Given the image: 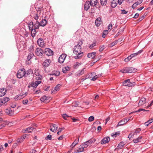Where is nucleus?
<instances>
[{"label":"nucleus","instance_id":"obj_1","mask_svg":"<svg viewBox=\"0 0 153 153\" xmlns=\"http://www.w3.org/2000/svg\"><path fill=\"white\" fill-rule=\"evenodd\" d=\"M81 47L80 45H76L75 46L73 52L76 55L74 56L75 59H79L83 55V52H81Z\"/></svg>","mask_w":153,"mask_h":153},{"label":"nucleus","instance_id":"obj_2","mask_svg":"<svg viewBox=\"0 0 153 153\" xmlns=\"http://www.w3.org/2000/svg\"><path fill=\"white\" fill-rule=\"evenodd\" d=\"M36 12H35L32 16L35 20H37L39 17L43 16L44 11L42 8H38L36 9Z\"/></svg>","mask_w":153,"mask_h":153},{"label":"nucleus","instance_id":"obj_3","mask_svg":"<svg viewBox=\"0 0 153 153\" xmlns=\"http://www.w3.org/2000/svg\"><path fill=\"white\" fill-rule=\"evenodd\" d=\"M33 22H30L28 24V26L30 30L31 31V36L32 37H34L36 33V29L33 28Z\"/></svg>","mask_w":153,"mask_h":153},{"label":"nucleus","instance_id":"obj_4","mask_svg":"<svg viewBox=\"0 0 153 153\" xmlns=\"http://www.w3.org/2000/svg\"><path fill=\"white\" fill-rule=\"evenodd\" d=\"M17 76L19 78H21L24 76H25V69H20L17 74Z\"/></svg>","mask_w":153,"mask_h":153},{"label":"nucleus","instance_id":"obj_5","mask_svg":"<svg viewBox=\"0 0 153 153\" xmlns=\"http://www.w3.org/2000/svg\"><path fill=\"white\" fill-rule=\"evenodd\" d=\"M96 139L95 138L92 139L88 140L87 141L85 142L83 144L84 146V147H85V148H87L91 144L94 143Z\"/></svg>","mask_w":153,"mask_h":153},{"label":"nucleus","instance_id":"obj_6","mask_svg":"<svg viewBox=\"0 0 153 153\" xmlns=\"http://www.w3.org/2000/svg\"><path fill=\"white\" fill-rule=\"evenodd\" d=\"M137 69L132 67H127L125 68V72L130 73L137 72Z\"/></svg>","mask_w":153,"mask_h":153},{"label":"nucleus","instance_id":"obj_7","mask_svg":"<svg viewBox=\"0 0 153 153\" xmlns=\"http://www.w3.org/2000/svg\"><path fill=\"white\" fill-rule=\"evenodd\" d=\"M44 52L42 49L39 48H36V51L35 53L36 54L39 56H42Z\"/></svg>","mask_w":153,"mask_h":153},{"label":"nucleus","instance_id":"obj_8","mask_svg":"<svg viewBox=\"0 0 153 153\" xmlns=\"http://www.w3.org/2000/svg\"><path fill=\"white\" fill-rule=\"evenodd\" d=\"M66 57V55L65 54H63L60 55L58 59V62L60 63H63Z\"/></svg>","mask_w":153,"mask_h":153},{"label":"nucleus","instance_id":"obj_9","mask_svg":"<svg viewBox=\"0 0 153 153\" xmlns=\"http://www.w3.org/2000/svg\"><path fill=\"white\" fill-rule=\"evenodd\" d=\"M135 85L134 82H131L130 79H128L125 80V86L131 87Z\"/></svg>","mask_w":153,"mask_h":153},{"label":"nucleus","instance_id":"obj_10","mask_svg":"<svg viewBox=\"0 0 153 153\" xmlns=\"http://www.w3.org/2000/svg\"><path fill=\"white\" fill-rule=\"evenodd\" d=\"M44 53L46 55L50 56L53 55V51L49 48H46L45 50Z\"/></svg>","mask_w":153,"mask_h":153},{"label":"nucleus","instance_id":"obj_11","mask_svg":"<svg viewBox=\"0 0 153 153\" xmlns=\"http://www.w3.org/2000/svg\"><path fill=\"white\" fill-rule=\"evenodd\" d=\"M51 62V61L50 59H47L44 61L42 64V65L45 68L48 67L50 64Z\"/></svg>","mask_w":153,"mask_h":153},{"label":"nucleus","instance_id":"obj_12","mask_svg":"<svg viewBox=\"0 0 153 153\" xmlns=\"http://www.w3.org/2000/svg\"><path fill=\"white\" fill-rule=\"evenodd\" d=\"M110 139L108 137L104 138L101 141V144H103L108 143L110 141Z\"/></svg>","mask_w":153,"mask_h":153},{"label":"nucleus","instance_id":"obj_13","mask_svg":"<svg viewBox=\"0 0 153 153\" xmlns=\"http://www.w3.org/2000/svg\"><path fill=\"white\" fill-rule=\"evenodd\" d=\"M83 144L80 145L79 148L75 151V152L79 153L83 152L84 151V148H85Z\"/></svg>","mask_w":153,"mask_h":153},{"label":"nucleus","instance_id":"obj_14","mask_svg":"<svg viewBox=\"0 0 153 153\" xmlns=\"http://www.w3.org/2000/svg\"><path fill=\"white\" fill-rule=\"evenodd\" d=\"M25 131H24L25 133H30L32 131H36V129L35 128H33L32 127H29L27 128L26 129L24 130Z\"/></svg>","mask_w":153,"mask_h":153},{"label":"nucleus","instance_id":"obj_15","mask_svg":"<svg viewBox=\"0 0 153 153\" xmlns=\"http://www.w3.org/2000/svg\"><path fill=\"white\" fill-rule=\"evenodd\" d=\"M50 130L54 132H56V131L58 128V126L55 124H52L50 126Z\"/></svg>","mask_w":153,"mask_h":153},{"label":"nucleus","instance_id":"obj_16","mask_svg":"<svg viewBox=\"0 0 153 153\" xmlns=\"http://www.w3.org/2000/svg\"><path fill=\"white\" fill-rule=\"evenodd\" d=\"M37 42L39 45L40 47H42L44 46V42L42 38H39L38 39Z\"/></svg>","mask_w":153,"mask_h":153},{"label":"nucleus","instance_id":"obj_17","mask_svg":"<svg viewBox=\"0 0 153 153\" xmlns=\"http://www.w3.org/2000/svg\"><path fill=\"white\" fill-rule=\"evenodd\" d=\"M27 92H26V93L23 94L22 95H19L16 96V97H15V99H16V100H20L25 97L27 95Z\"/></svg>","mask_w":153,"mask_h":153},{"label":"nucleus","instance_id":"obj_18","mask_svg":"<svg viewBox=\"0 0 153 153\" xmlns=\"http://www.w3.org/2000/svg\"><path fill=\"white\" fill-rule=\"evenodd\" d=\"M102 23V20L100 17L97 18L95 22L96 25L97 26H99Z\"/></svg>","mask_w":153,"mask_h":153},{"label":"nucleus","instance_id":"obj_19","mask_svg":"<svg viewBox=\"0 0 153 153\" xmlns=\"http://www.w3.org/2000/svg\"><path fill=\"white\" fill-rule=\"evenodd\" d=\"M41 81H36L34 82H32L31 85L32 87L34 88H36L37 87V86L40 83H41Z\"/></svg>","mask_w":153,"mask_h":153},{"label":"nucleus","instance_id":"obj_20","mask_svg":"<svg viewBox=\"0 0 153 153\" xmlns=\"http://www.w3.org/2000/svg\"><path fill=\"white\" fill-rule=\"evenodd\" d=\"M146 100L145 98L143 97L141 98L138 103V105L141 106L146 102Z\"/></svg>","mask_w":153,"mask_h":153},{"label":"nucleus","instance_id":"obj_21","mask_svg":"<svg viewBox=\"0 0 153 153\" xmlns=\"http://www.w3.org/2000/svg\"><path fill=\"white\" fill-rule=\"evenodd\" d=\"M5 113L8 115L10 116L13 115L14 114V111H12L10 109H7L5 111Z\"/></svg>","mask_w":153,"mask_h":153},{"label":"nucleus","instance_id":"obj_22","mask_svg":"<svg viewBox=\"0 0 153 153\" xmlns=\"http://www.w3.org/2000/svg\"><path fill=\"white\" fill-rule=\"evenodd\" d=\"M6 92V90L5 88H2L0 89V97H2L4 95Z\"/></svg>","mask_w":153,"mask_h":153},{"label":"nucleus","instance_id":"obj_23","mask_svg":"<svg viewBox=\"0 0 153 153\" xmlns=\"http://www.w3.org/2000/svg\"><path fill=\"white\" fill-rule=\"evenodd\" d=\"M90 5V1H86L84 5L85 10H87L89 8Z\"/></svg>","mask_w":153,"mask_h":153},{"label":"nucleus","instance_id":"obj_24","mask_svg":"<svg viewBox=\"0 0 153 153\" xmlns=\"http://www.w3.org/2000/svg\"><path fill=\"white\" fill-rule=\"evenodd\" d=\"M47 23V21L45 19H42L40 22H39L40 24V26H45Z\"/></svg>","mask_w":153,"mask_h":153},{"label":"nucleus","instance_id":"obj_25","mask_svg":"<svg viewBox=\"0 0 153 153\" xmlns=\"http://www.w3.org/2000/svg\"><path fill=\"white\" fill-rule=\"evenodd\" d=\"M96 53L93 52L91 53H89L88 54V58H91L92 59H94Z\"/></svg>","mask_w":153,"mask_h":153},{"label":"nucleus","instance_id":"obj_26","mask_svg":"<svg viewBox=\"0 0 153 153\" xmlns=\"http://www.w3.org/2000/svg\"><path fill=\"white\" fill-rule=\"evenodd\" d=\"M90 5L92 6H94L96 5L97 3V0H91L90 1Z\"/></svg>","mask_w":153,"mask_h":153},{"label":"nucleus","instance_id":"obj_27","mask_svg":"<svg viewBox=\"0 0 153 153\" xmlns=\"http://www.w3.org/2000/svg\"><path fill=\"white\" fill-rule=\"evenodd\" d=\"M33 28L36 29H38L39 28V26H40V24L39 23V22H38L37 20L36 23H35L34 24L33 22Z\"/></svg>","mask_w":153,"mask_h":153},{"label":"nucleus","instance_id":"obj_28","mask_svg":"<svg viewBox=\"0 0 153 153\" xmlns=\"http://www.w3.org/2000/svg\"><path fill=\"white\" fill-rule=\"evenodd\" d=\"M117 0H113L111 3V6L113 8L115 7L117 5Z\"/></svg>","mask_w":153,"mask_h":153},{"label":"nucleus","instance_id":"obj_29","mask_svg":"<svg viewBox=\"0 0 153 153\" xmlns=\"http://www.w3.org/2000/svg\"><path fill=\"white\" fill-rule=\"evenodd\" d=\"M86 70L85 68H84L81 70L79 71L77 73V75L80 76L83 74L84 73V72L86 71Z\"/></svg>","mask_w":153,"mask_h":153},{"label":"nucleus","instance_id":"obj_30","mask_svg":"<svg viewBox=\"0 0 153 153\" xmlns=\"http://www.w3.org/2000/svg\"><path fill=\"white\" fill-rule=\"evenodd\" d=\"M102 75V74H99L97 75H95L91 79V80L92 81H95L97 79V78L99 77L100 76H101Z\"/></svg>","mask_w":153,"mask_h":153},{"label":"nucleus","instance_id":"obj_31","mask_svg":"<svg viewBox=\"0 0 153 153\" xmlns=\"http://www.w3.org/2000/svg\"><path fill=\"white\" fill-rule=\"evenodd\" d=\"M32 73V71L31 69L27 70L26 71H25V77L27 76L28 75Z\"/></svg>","mask_w":153,"mask_h":153},{"label":"nucleus","instance_id":"obj_32","mask_svg":"<svg viewBox=\"0 0 153 153\" xmlns=\"http://www.w3.org/2000/svg\"><path fill=\"white\" fill-rule=\"evenodd\" d=\"M32 73L33 74L34 76L35 75L36 76H37L40 75L39 70L37 69L34 70L33 72L32 71Z\"/></svg>","mask_w":153,"mask_h":153},{"label":"nucleus","instance_id":"obj_33","mask_svg":"<svg viewBox=\"0 0 153 153\" xmlns=\"http://www.w3.org/2000/svg\"><path fill=\"white\" fill-rule=\"evenodd\" d=\"M108 0H100V3L103 6H105L107 4Z\"/></svg>","mask_w":153,"mask_h":153},{"label":"nucleus","instance_id":"obj_34","mask_svg":"<svg viewBox=\"0 0 153 153\" xmlns=\"http://www.w3.org/2000/svg\"><path fill=\"white\" fill-rule=\"evenodd\" d=\"M48 100V97L46 96H44L40 98V100L42 102H46L47 100Z\"/></svg>","mask_w":153,"mask_h":153},{"label":"nucleus","instance_id":"obj_35","mask_svg":"<svg viewBox=\"0 0 153 153\" xmlns=\"http://www.w3.org/2000/svg\"><path fill=\"white\" fill-rule=\"evenodd\" d=\"M124 124V120L123 119L120 120L118 123L117 126V127L122 126Z\"/></svg>","mask_w":153,"mask_h":153},{"label":"nucleus","instance_id":"obj_36","mask_svg":"<svg viewBox=\"0 0 153 153\" xmlns=\"http://www.w3.org/2000/svg\"><path fill=\"white\" fill-rule=\"evenodd\" d=\"M34 56V54L33 53H30L27 56V59L28 61L30 60Z\"/></svg>","mask_w":153,"mask_h":153},{"label":"nucleus","instance_id":"obj_37","mask_svg":"<svg viewBox=\"0 0 153 153\" xmlns=\"http://www.w3.org/2000/svg\"><path fill=\"white\" fill-rule=\"evenodd\" d=\"M108 31L107 30H105L103 31L102 34V37L103 38H105L106 35L108 34Z\"/></svg>","mask_w":153,"mask_h":153},{"label":"nucleus","instance_id":"obj_38","mask_svg":"<svg viewBox=\"0 0 153 153\" xmlns=\"http://www.w3.org/2000/svg\"><path fill=\"white\" fill-rule=\"evenodd\" d=\"M36 76V77L35 78V79L37 81H40V80H41L42 78V76L41 75Z\"/></svg>","mask_w":153,"mask_h":153},{"label":"nucleus","instance_id":"obj_39","mask_svg":"<svg viewBox=\"0 0 153 153\" xmlns=\"http://www.w3.org/2000/svg\"><path fill=\"white\" fill-rule=\"evenodd\" d=\"M124 145V143L121 142L117 146L118 148L121 149H122Z\"/></svg>","mask_w":153,"mask_h":153},{"label":"nucleus","instance_id":"obj_40","mask_svg":"<svg viewBox=\"0 0 153 153\" xmlns=\"http://www.w3.org/2000/svg\"><path fill=\"white\" fill-rule=\"evenodd\" d=\"M69 69V68L68 67H66L63 68L62 69V71L64 73H66L67 71H68Z\"/></svg>","mask_w":153,"mask_h":153},{"label":"nucleus","instance_id":"obj_41","mask_svg":"<svg viewBox=\"0 0 153 153\" xmlns=\"http://www.w3.org/2000/svg\"><path fill=\"white\" fill-rule=\"evenodd\" d=\"M120 134L119 132H116L114 133H112L111 136L113 137H116L117 136L119 135Z\"/></svg>","mask_w":153,"mask_h":153},{"label":"nucleus","instance_id":"obj_42","mask_svg":"<svg viewBox=\"0 0 153 153\" xmlns=\"http://www.w3.org/2000/svg\"><path fill=\"white\" fill-rule=\"evenodd\" d=\"M1 99L3 101V102L5 104V103L9 100V98L8 97L4 98L3 99Z\"/></svg>","mask_w":153,"mask_h":153},{"label":"nucleus","instance_id":"obj_43","mask_svg":"<svg viewBox=\"0 0 153 153\" xmlns=\"http://www.w3.org/2000/svg\"><path fill=\"white\" fill-rule=\"evenodd\" d=\"M118 41L117 40H115L113 42H112L110 44V46L111 47H112L116 45Z\"/></svg>","mask_w":153,"mask_h":153},{"label":"nucleus","instance_id":"obj_44","mask_svg":"<svg viewBox=\"0 0 153 153\" xmlns=\"http://www.w3.org/2000/svg\"><path fill=\"white\" fill-rule=\"evenodd\" d=\"M61 85L60 84H58L54 88V90L55 91H58L60 89V87L61 86Z\"/></svg>","mask_w":153,"mask_h":153},{"label":"nucleus","instance_id":"obj_45","mask_svg":"<svg viewBox=\"0 0 153 153\" xmlns=\"http://www.w3.org/2000/svg\"><path fill=\"white\" fill-rule=\"evenodd\" d=\"M141 130V129H140V128H139L136 129L135 130V131L134 132L133 135H136L137 133H139Z\"/></svg>","mask_w":153,"mask_h":153},{"label":"nucleus","instance_id":"obj_46","mask_svg":"<svg viewBox=\"0 0 153 153\" xmlns=\"http://www.w3.org/2000/svg\"><path fill=\"white\" fill-rule=\"evenodd\" d=\"M132 57L131 56V55L130 56L128 57L127 58H125V62H128L132 58Z\"/></svg>","mask_w":153,"mask_h":153},{"label":"nucleus","instance_id":"obj_47","mask_svg":"<svg viewBox=\"0 0 153 153\" xmlns=\"http://www.w3.org/2000/svg\"><path fill=\"white\" fill-rule=\"evenodd\" d=\"M94 120V117L92 116H90L88 118V121L89 122H92Z\"/></svg>","mask_w":153,"mask_h":153},{"label":"nucleus","instance_id":"obj_48","mask_svg":"<svg viewBox=\"0 0 153 153\" xmlns=\"http://www.w3.org/2000/svg\"><path fill=\"white\" fill-rule=\"evenodd\" d=\"M23 141L22 138L21 137L20 138H18L17 140V142L18 143H21Z\"/></svg>","mask_w":153,"mask_h":153},{"label":"nucleus","instance_id":"obj_49","mask_svg":"<svg viewBox=\"0 0 153 153\" xmlns=\"http://www.w3.org/2000/svg\"><path fill=\"white\" fill-rule=\"evenodd\" d=\"M79 102H74L73 103V106L75 107H77L79 105Z\"/></svg>","mask_w":153,"mask_h":153},{"label":"nucleus","instance_id":"obj_50","mask_svg":"<svg viewBox=\"0 0 153 153\" xmlns=\"http://www.w3.org/2000/svg\"><path fill=\"white\" fill-rule=\"evenodd\" d=\"M62 117L64 118V119L65 120H67V118L68 117H69V116H68L66 114H63L62 115Z\"/></svg>","mask_w":153,"mask_h":153},{"label":"nucleus","instance_id":"obj_51","mask_svg":"<svg viewBox=\"0 0 153 153\" xmlns=\"http://www.w3.org/2000/svg\"><path fill=\"white\" fill-rule=\"evenodd\" d=\"M112 24H110L108 26V30H111L112 29Z\"/></svg>","mask_w":153,"mask_h":153},{"label":"nucleus","instance_id":"obj_52","mask_svg":"<svg viewBox=\"0 0 153 153\" xmlns=\"http://www.w3.org/2000/svg\"><path fill=\"white\" fill-rule=\"evenodd\" d=\"M140 141L139 140L138 137L136 139H134L133 140V142L134 143H137V142H139Z\"/></svg>","mask_w":153,"mask_h":153},{"label":"nucleus","instance_id":"obj_53","mask_svg":"<svg viewBox=\"0 0 153 153\" xmlns=\"http://www.w3.org/2000/svg\"><path fill=\"white\" fill-rule=\"evenodd\" d=\"M105 48V46L103 45H102L100 46L99 49V51L100 52L102 51Z\"/></svg>","mask_w":153,"mask_h":153},{"label":"nucleus","instance_id":"obj_54","mask_svg":"<svg viewBox=\"0 0 153 153\" xmlns=\"http://www.w3.org/2000/svg\"><path fill=\"white\" fill-rule=\"evenodd\" d=\"M96 45V43L94 42L91 45H90L89 46V48L90 49L94 47Z\"/></svg>","mask_w":153,"mask_h":153},{"label":"nucleus","instance_id":"obj_55","mask_svg":"<svg viewBox=\"0 0 153 153\" xmlns=\"http://www.w3.org/2000/svg\"><path fill=\"white\" fill-rule=\"evenodd\" d=\"M83 43V42L82 40H79V42H78V44L76 45H80V46H81V45Z\"/></svg>","mask_w":153,"mask_h":153},{"label":"nucleus","instance_id":"obj_56","mask_svg":"<svg viewBox=\"0 0 153 153\" xmlns=\"http://www.w3.org/2000/svg\"><path fill=\"white\" fill-rule=\"evenodd\" d=\"M142 111H148V110H146L144 109H142V108H140L139 109H138L137 111H135V112H140Z\"/></svg>","mask_w":153,"mask_h":153},{"label":"nucleus","instance_id":"obj_57","mask_svg":"<svg viewBox=\"0 0 153 153\" xmlns=\"http://www.w3.org/2000/svg\"><path fill=\"white\" fill-rule=\"evenodd\" d=\"M51 137L52 136L50 134H49L46 137V140H51Z\"/></svg>","mask_w":153,"mask_h":153},{"label":"nucleus","instance_id":"obj_58","mask_svg":"<svg viewBox=\"0 0 153 153\" xmlns=\"http://www.w3.org/2000/svg\"><path fill=\"white\" fill-rule=\"evenodd\" d=\"M16 103H14L11 104L10 106L11 108H14L16 107Z\"/></svg>","mask_w":153,"mask_h":153},{"label":"nucleus","instance_id":"obj_59","mask_svg":"<svg viewBox=\"0 0 153 153\" xmlns=\"http://www.w3.org/2000/svg\"><path fill=\"white\" fill-rule=\"evenodd\" d=\"M79 140V138L77 140H76L73 142L74 143V146H75L78 143Z\"/></svg>","mask_w":153,"mask_h":153},{"label":"nucleus","instance_id":"obj_60","mask_svg":"<svg viewBox=\"0 0 153 153\" xmlns=\"http://www.w3.org/2000/svg\"><path fill=\"white\" fill-rule=\"evenodd\" d=\"M28 102V100H23L22 101L24 105L27 104Z\"/></svg>","mask_w":153,"mask_h":153},{"label":"nucleus","instance_id":"obj_61","mask_svg":"<svg viewBox=\"0 0 153 153\" xmlns=\"http://www.w3.org/2000/svg\"><path fill=\"white\" fill-rule=\"evenodd\" d=\"M6 124L4 123L1 124L0 125V129H2L3 128L5 127Z\"/></svg>","mask_w":153,"mask_h":153},{"label":"nucleus","instance_id":"obj_62","mask_svg":"<svg viewBox=\"0 0 153 153\" xmlns=\"http://www.w3.org/2000/svg\"><path fill=\"white\" fill-rule=\"evenodd\" d=\"M3 105H5L1 99L0 100V107Z\"/></svg>","mask_w":153,"mask_h":153},{"label":"nucleus","instance_id":"obj_63","mask_svg":"<svg viewBox=\"0 0 153 153\" xmlns=\"http://www.w3.org/2000/svg\"><path fill=\"white\" fill-rule=\"evenodd\" d=\"M124 0H117V2L118 4L119 5H120L123 1Z\"/></svg>","mask_w":153,"mask_h":153},{"label":"nucleus","instance_id":"obj_64","mask_svg":"<svg viewBox=\"0 0 153 153\" xmlns=\"http://www.w3.org/2000/svg\"><path fill=\"white\" fill-rule=\"evenodd\" d=\"M137 53H135L132 54H131V56H132V57H135V56H137L138 55Z\"/></svg>","mask_w":153,"mask_h":153}]
</instances>
